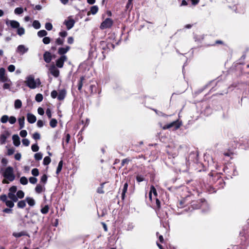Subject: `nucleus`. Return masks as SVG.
Masks as SVG:
<instances>
[{
  "mask_svg": "<svg viewBox=\"0 0 249 249\" xmlns=\"http://www.w3.org/2000/svg\"><path fill=\"white\" fill-rule=\"evenodd\" d=\"M207 178L209 179L208 183L213 184L216 189L223 188L225 185V182L220 173L213 174L212 172H210L208 174Z\"/></svg>",
  "mask_w": 249,
  "mask_h": 249,
  "instance_id": "obj_1",
  "label": "nucleus"
},
{
  "mask_svg": "<svg viewBox=\"0 0 249 249\" xmlns=\"http://www.w3.org/2000/svg\"><path fill=\"white\" fill-rule=\"evenodd\" d=\"M3 176L10 181H13L15 178V176L14 174L13 167L11 166L7 167L3 173Z\"/></svg>",
  "mask_w": 249,
  "mask_h": 249,
  "instance_id": "obj_2",
  "label": "nucleus"
},
{
  "mask_svg": "<svg viewBox=\"0 0 249 249\" xmlns=\"http://www.w3.org/2000/svg\"><path fill=\"white\" fill-rule=\"evenodd\" d=\"M24 83L30 89H34L36 88V82L32 75L27 76Z\"/></svg>",
  "mask_w": 249,
  "mask_h": 249,
  "instance_id": "obj_3",
  "label": "nucleus"
},
{
  "mask_svg": "<svg viewBox=\"0 0 249 249\" xmlns=\"http://www.w3.org/2000/svg\"><path fill=\"white\" fill-rule=\"evenodd\" d=\"M205 203H206V199L204 198H202L196 200L192 201L191 203V206L194 209H198Z\"/></svg>",
  "mask_w": 249,
  "mask_h": 249,
  "instance_id": "obj_4",
  "label": "nucleus"
},
{
  "mask_svg": "<svg viewBox=\"0 0 249 249\" xmlns=\"http://www.w3.org/2000/svg\"><path fill=\"white\" fill-rule=\"evenodd\" d=\"M181 123L178 120L173 121L172 123L165 124L163 127V129H167L173 128L174 130H177L180 127Z\"/></svg>",
  "mask_w": 249,
  "mask_h": 249,
  "instance_id": "obj_5",
  "label": "nucleus"
},
{
  "mask_svg": "<svg viewBox=\"0 0 249 249\" xmlns=\"http://www.w3.org/2000/svg\"><path fill=\"white\" fill-rule=\"evenodd\" d=\"M113 21L111 18H107L101 24L100 28L101 29L110 28L113 25Z\"/></svg>",
  "mask_w": 249,
  "mask_h": 249,
  "instance_id": "obj_6",
  "label": "nucleus"
},
{
  "mask_svg": "<svg viewBox=\"0 0 249 249\" xmlns=\"http://www.w3.org/2000/svg\"><path fill=\"white\" fill-rule=\"evenodd\" d=\"M67 60V56H60V57L56 60V66L59 68H62L64 66V62L66 61Z\"/></svg>",
  "mask_w": 249,
  "mask_h": 249,
  "instance_id": "obj_7",
  "label": "nucleus"
},
{
  "mask_svg": "<svg viewBox=\"0 0 249 249\" xmlns=\"http://www.w3.org/2000/svg\"><path fill=\"white\" fill-rule=\"evenodd\" d=\"M10 133L8 131H5L3 134H2L0 136V143L1 144H5L6 141V139L10 136Z\"/></svg>",
  "mask_w": 249,
  "mask_h": 249,
  "instance_id": "obj_8",
  "label": "nucleus"
},
{
  "mask_svg": "<svg viewBox=\"0 0 249 249\" xmlns=\"http://www.w3.org/2000/svg\"><path fill=\"white\" fill-rule=\"evenodd\" d=\"M71 49L69 46H66L65 47H60L58 49L57 53L60 56H65L66 54Z\"/></svg>",
  "mask_w": 249,
  "mask_h": 249,
  "instance_id": "obj_9",
  "label": "nucleus"
},
{
  "mask_svg": "<svg viewBox=\"0 0 249 249\" xmlns=\"http://www.w3.org/2000/svg\"><path fill=\"white\" fill-rule=\"evenodd\" d=\"M50 73L55 77H57L59 75V71L56 68L54 65L51 66L49 69Z\"/></svg>",
  "mask_w": 249,
  "mask_h": 249,
  "instance_id": "obj_10",
  "label": "nucleus"
},
{
  "mask_svg": "<svg viewBox=\"0 0 249 249\" xmlns=\"http://www.w3.org/2000/svg\"><path fill=\"white\" fill-rule=\"evenodd\" d=\"M43 59L45 62L49 63L52 59V55L51 53L48 51H46L43 54Z\"/></svg>",
  "mask_w": 249,
  "mask_h": 249,
  "instance_id": "obj_11",
  "label": "nucleus"
},
{
  "mask_svg": "<svg viewBox=\"0 0 249 249\" xmlns=\"http://www.w3.org/2000/svg\"><path fill=\"white\" fill-rule=\"evenodd\" d=\"M75 23V21L73 19H70L68 20H65L64 24L67 27L68 30L71 29Z\"/></svg>",
  "mask_w": 249,
  "mask_h": 249,
  "instance_id": "obj_12",
  "label": "nucleus"
},
{
  "mask_svg": "<svg viewBox=\"0 0 249 249\" xmlns=\"http://www.w3.org/2000/svg\"><path fill=\"white\" fill-rule=\"evenodd\" d=\"M12 235L16 238H19L22 236H26L30 237V235L27 233V232L26 231H21L19 232H14L12 233Z\"/></svg>",
  "mask_w": 249,
  "mask_h": 249,
  "instance_id": "obj_13",
  "label": "nucleus"
},
{
  "mask_svg": "<svg viewBox=\"0 0 249 249\" xmlns=\"http://www.w3.org/2000/svg\"><path fill=\"white\" fill-rule=\"evenodd\" d=\"M28 51V49L26 48L23 45H19L17 49V52L20 54H23Z\"/></svg>",
  "mask_w": 249,
  "mask_h": 249,
  "instance_id": "obj_14",
  "label": "nucleus"
},
{
  "mask_svg": "<svg viewBox=\"0 0 249 249\" xmlns=\"http://www.w3.org/2000/svg\"><path fill=\"white\" fill-rule=\"evenodd\" d=\"M66 90L65 89L60 90L58 93L57 99L59 101L63 100L66 96Z\"/></svg>",
  "mask_w": 249,
  "mask_h": 249,
  "instance_id": "obj_15",
  "label": "nucleus"
},
{
  "mask_svg": "<svg viewBox=\"0 0 249 249\" xmlns=\"http://www.w3.org/2000/svg\"><path fill=\"white\" fill-rule=\"evenodd\" d=\"M27 119L28 122L30 124H33L36 120V117L33 114L28 113L27 114Z\"/></svg>",
  "mask_w": 249,
  "mask_h": 249,
  "instance_id": "obj_16",
  "label": "nucleus"
},
{
  "mask_svg": "<svg viewBox=\"0 0 249 249\" xmlns=\"http://www.w3.org/2000/svg\"><path fill=\"white\" fill-rule=\"evenodd\" d=\"M13 143L15 146H18L20 144V138L18 135L14 134L12 136Z\"/></svg>",
  "mask_w": 249,
  "mask_h": 249,
  "instance_id": "obj_17",
  "label": "nucleus"
},
{
  "mask_svg": "<svg viewBox=\"0 0 249 249\" xmlns=\"http://www.w3.org/2000/svg\"><path fill=\"white\" fill-rule=\"evenodd\" d=\"M99 86L97 84L91 85L89 86V91L90 94L96 93L98 89Z\"/></svg>",
  "mask_w": 249,
  "mask_h": 249,
  "instance_id": "obj_18",
  "label": "nucleus"
},
{
  "mask_svg": "<svg viewBox=\"0 0 249 249\" xmlns=\"http://www.w3.org/2000/svg\"><path fill=\"white\" fill-rule=\"evenodd\" d=\"M98 11V7L96 5L92 6L90 7V11H89L87 15L89 16L91 14L92 15L96 14Z\"/></svg>",
  "mask_w": 249,
  "mask_h": 249,
  "instance_id": "obj_19",
  "label": "nucleus"
},
{
  "mask_svg": "<svg viewBox=\"0 0 249 249\" xmlns=\"http://www.w3.org/2000/svg\"><path fill=\"white\" fill-rule=\"evenodd\" d=\"M45 190V188L44 186H42L41 184H38L36 185L35 188V191L36 193L40 194L43 191H44Z\"/></svg>",
  "mask_w": 249,
  "mask_h": 249,
  "instance_id": "obj_20",
  "label": "nucleus"
},
{
  "mask_svg": "<svg viewBox=\"0 0 249 249\" xmlns=\"http://www.w3.org/2000/svg\"><path fill=\"white\" fill-rule=\"evenodd\" d=\"M128 186V183L127 182H125L124 185L122 193V196H121L122 200L124 199V198L125 196V193H126V192L127 191Z\"/></svg>",
  "mask_w": 249,
  "mask_h": 249,
  "instance_id": "obj_21",
  "label": "nucleus"
},
{
  "mask_svg": "<svg viewBox=\"0 0 249 249\" xmlns=\"http://www.w3.org/2000/svg\"><path fill=\"white\" fill-rule=\"evenodd\" d=\"M24 120L25 118L24 116H22L18 119L19 129H21L24 127Z\"/></svg>",
  "mask_w": 249,
  "mask_h": 249,
  "instance_id": "obj_22",
  "label": "nucleus"
},
{
  "mask_svg": "<svg viewBox=\"0 0 249 249\" xmlns=\"http://www.w3.org/2000/svg\"><path fill=\"white\" fill-rule=\"evenodd\" d=\"M25 200L28 205L30 206H33L36 204L35 200L32 197H27L25 199Z\"/></svg>",
  "mask_w": 249,
  "mask_h": 249,
  "instance_id": "obj_23",
  "label": "nucleus"
},
{
  "mask_svg": "<svg viewBox=\"0 0 249 249\" xmlns=\"http://www.w3.org/2000/svg\"><path fill=\"white\" fill-rule=\"evenodd\" d=\"M8 196L9 198L11 199V201H12L14 202H16L18 200V198L17 196V195L16 196L14 194L9 193L8 194Z\"/></svg>",
  "mask_w": 249,
  "mask_h": 249,
  "instance_id": "obj_24",
  "label": "nucleus"
},
{
  "mask_svg": "<svg viewBox=\"0 0 249 249\" xmlns=\"http://www.w3.org/2000/svg\"><path fill=\"white\" fill-rule=\"evenodd\" d=\"M85 77L82 76L80 77V80L78 83V89L80 91H81L83 85V81L85 80Z\"/></svg>",
  "mask_w": 249,
  "mask_h": 249,
  "instance_id": "obj_25",
  "label": "nucleus"
},
{
  "mask_svg": "<svg viewBox=\"0 0 249 249\" xmlns=\"http://www.w3.org/2000/svg\"><path fill=\"white\" fill-rule=\"evenodd\" d=\"M25 201L24 200L19 201L17 203L18 208L19 209L24 208L26 205Z\"/></svg>",
  "mask_w": 249,
  "mask_h": 249,
  "instance_id": "obj_26",
  "label": "nucleus"
},
{
  "mask_svg": "<svg viewBox=\"0 0 249 249\" xmlns=\"http://www.w3.org/2000/svg\"><path fill=\"white\" fill-rule=\"evenodd\" d=\"M10 24L11 27L13 28H18L20 26L19 22L16 20H11Z\"/></svg>",
  "mask_w": 249,
  "mask_h": 249,
  "instance_id": "obj_27",
  "label": "nucleus"
},
{
  "mask_svg": "<svg viewBox=\"0 0 249 249\" xmlns=\"http://www.w3.org/2000/svg\"><path fill=\"white\" fill-rule=\"evenodd\" d=\"M14 107L16 109H19L22 107V102L20 100L17 99L15 101Z\"/></svg>",
  "mask_w": 249,
  "mask_h": 249,
  "instance_id": "obj_28",
  "label": "nucleus"
},
{
  "mask_svg": "<svg viewBox=\"0 0 249 249\" xmlns=\"http://www.w3.org/2000/svg\"><path fill=\"white\" fill-rule=\"evenodd\" d=\"M191 195L195 196H199L202 194V192L199 191L198 189H196V190H193L192 192H191Z\"/></svg>",
  "mask_w": 249,
  "mask_h": 249,
  "instance_id": "obj_29",
  "label": "nucleus"
},
{
  "mask_svg": "<svg viewBox=\"0 0 249 249\" xmlns=\"http://www.w3.org/2000/svg\"><path fill=\"white\" fill-rule=\"evenodd\" d=\"M63 161L62 160H61L59 162L58 165V166L57 167L56 171V174L57 175L59 174V173L61 171L62 167H63Z\"/></svg>",
  "mask_w": 249,
  "mask_h": 249,
  "instance_id": "obj_30",
  "label": "nucleus"
},
{
  "mask_svg": "<svg viewBox=\"0 0 249 249\" xmlns=\"http://www.w3.org/2000/svg\"><path fill=\"white\" fill-rule=\"evenodd\" d=\"M134 0H128V1L125 6V8L126 10H131L133 8V3L132 2Z\"/></svg>",
  "mask_w": 249,
  "mask_h": 249,
  "instance_id": "obj_31",
  "label": "nucleus"
},
{
  "mask_svg": "<svg viewBox=\"0 0 249 249\" xmlns=\"http://www.w3.org/2000/svg\"><path fill=\"white\" fill-rule=\"evenodd\" d=\"M107 41H101L100 42V48L103 50H107Z\"/></svg>",
  "mask_w": 249,
  "mask_h": 249,
  "instance_id": "obj_32",
  "label": "nucleus"
},
{
  "mask_svg": "<svg viewBox=\"0 0 249 249\" xmlns=\"http://www.w3.org/2000/svg\"><path fill=\"white\" fill-rule=\"evenodd\" d=\"M47 32L44 30H40L37 32V36L40 37H42L47 35Z\"/></svg>",
  "mask_w": 249,
  "mask_h": 249,
  "instance_id": "obj_33",
  "label": "nucleus"
},
{
  "mask_svg": "<svg viewBox=\"0 0 249 249\" xmlns=\"http://www.w3.org/2000/svg\"><path fill=\"white\" fill-rule=\"evenodd\" d=\"M57 121L55 119H52L50 122V125L51 127L54 128L57 126Z\"/></svg>",
  "mask_w": 249,
  "mask_h": 249,
  "instance_id": "obj_34",
  "label": "nucleus"
},
{
  "mask_svg": "<svg viewBox=\"0 0 249 249\" xmlns=\"http://www.w3.org/2000/svg\"><path fill=\"white\" fill-rule=\"evenodd\" d=\"M149 193H151V194H153L154 196L156 197V198L158 196V193L156 189L153 185L151 186Z\"/></svg>",
  "mask_w": 249,
  "mask_h": 249,
  "instance_id": "obj_35",
  "label": "nucleus"
},
{
  "mask_svg": "<svg viewBox=\"0 0 249 249\" xmlns=\"http://www.w3.org/2000/svg\"><path fill=\"white\" fill-rule=\"evenodd\" d=\"M106 182H104L101 184L100 186L97 189V192L99 194H104L105 192L103 190L104 185Z\"/></svg>",
  "mask_w": 249,
  "mask_h": 249,
  "instance_id": "obj_36",
  "label": "nucleus"
},
{
  "mask_svg": "<svg viewBox=\"0 0 249 249\" xmlns=\"http://www.w3.org/2000/svg\"><path fill=\"white\" fill-rule=\"evenodd\" d=\"M64 38L58 37L55 40V44L57 45H63L64 42Z\"/></svg>",
  "mask_w": 249,
  "mask_h": 249,
  "instance_id": "obj_37",
  "label": "nucleus"
},
{
  "mask_svg": "<svg viewBox=\"0 0 249 249\" xmlns=\"http://www.w3.org/2000/svg\"><path fill=\"white\" fill-rule=\"evenodd\" d=\"M33 26L36 29H38L40 28V23L38 20H34L33 22Z\"/></svg>",
  "mask_w": 249,
  "mask_h": 249,
  "instance_id": "obj_38",
  "label": "nucleus"
},
{
  "mask_svg": "<svg viewBox=\"0 0 249 249\" xmlns=\"http://www.w3.org/2000/svg\"><path fill=\"white\" fill-rule=\"evenodd\" d=\"M51 161V159L49 156H46L44 158L43 164L45 165H48L50 164Z\"/></svg>",
  "mask_w": 249,
  "mask_h": 249,
  "instance_id": "obj_39",
  "label": "nucleus"
},
{
  "mask_svg": "<svg viewBox=\"0 0 249 249\" xmlns=\"http://www.w3.org/2000/svg\"><path fill=\"white\" fill-rule=\"evenodd\" d=\"M43 95L40 93H38L36 95L35 99L37 102H40L43 100Z\"/></svg>",
  "mask_w": 249,
  "mask_h": 249,
  "instance_id": "obj_40",
  "label": "nucleus"
},
{
  "mask_svg": "<svg viewBox=\"0 0 249 249\" xmlns=\"http://www.w3.org/2000/svg\"><path fill=\"white\" fill-rule=\"evenodd\" d=\"M17 196L18 198L22 199L24 196V193L22 190H18L17 193Z\"/></svg>",
  "mask_w": 249,
  "mask_h": 249,
  "instance_id": "obj_41",
  "label": "nucleus"
},
{
  "mask_svg": "<svg viewBox=\"0 0 249 249\" xmlns=\"http://www.w3.org/2000/svg\"><path fill=\"white\" fill-rule=\"evenodd\" d=\"M49 207L48 205H45L43 208H42L41 209L40 211H41V212L42 213L47 214L49 212Z\"/></svg>",
  "mask_w": 249,
  "mask_h": 249,
  "instance_id": "obj_42",
  "label": "nucleus"
},
{
  "mask_svg": "<svg viewBox=\"0 0 249 249\" xmlns=\"http://www.w3.org/2000/svg\"><path fill=\"white\" fill-rule=\"evenodd\" d=\"M17 34L19 36H22L25 33V30L23 27H18L17 28Z\"/></svg>",
  "mask_w": 249,
  "mask_h": 249,
  "instance_id": "obj_43",
  "label": "nucleus"
},
{
  "mask_svg": "<svg viewBox=\"0 0 249 249\" xmlns=\"http://www.w3.org/2000/svg\"><path fill=\"white\" fill-rule=\"evenodd\" d=\"M5 203L6 205L10 208H12L14 206V202L12 201L7 200Z\"/></svg>",
  "mask_w": 249,
  "mask_h": 249,
  "instance_id": "obj_44",
  "label": "nucleus"
},
{
  "mask_svg": "<svg viewBox=\"0 0 249 249\" xmlns=\"http://www.w3.org/2000/svg\"><path fill=\"white\" fill-rule=\"evenodd\" d=\"M14 12L16 14L20 15L23 12V10L22 7H17L15 9Z\"/></svg>",
  "mask_w": 249,
  "mask_h": 249,
  "instance_id": "obj_45",
  "label": "nucleus"
},
{
  "mask_svg": "<svg viewBox=\"0 0 249 249\" xmlns=\"http://www.w3.org/2000/svg\"><path fill=\"white\" fill-rule=\"evenodd\" d=\"M20 182L22 185H26L28 183V179L25 177H22L20 178Z\"/></svg>",
  "mask_w": 249,
  "mask_h": 249,
  "instance_id": "obj_46",
  "label": "nucleus"
},
{
  "mask_svg": "<svg viewBox=\"0 0 249 249\" xmlns=\"http://www.w3.org/2000/svg\"><path fill=\"white\" fill-rule=\"evenodd\" d=\"M47 176L46 174H44L41 178L40 182L45 184L47 183Z\"/></svg>",
  "mask_w": 249,
  "mask_h": 249,
  "instance_id": "obj_47",
  "label": "nucleus"
},
{
  "mask_svg": "<svg viewBox=\"0 0 249 249\" xmlns=\"http://www.w3.org/2000/svg\"><path fill=\"white\" fill-rule=\"evenodd\" d=\"M31 173H32V174L35 177L38 176L39 174V170L37 168L33 169L31 171Z\"/></svg>",
  "mask_w": 249,
  "mask_h": 249,
  "instance_id": "obj_48",
  "label": "nucleus"
},
{
  "mask_svg": "<svg viewBox=\"0 0 249 249\" xmlns=\"http://www.w3.org/2000/svg\"><path fill=\"white\" fill-rule=\"evenodd\" d=\"M34 157L36 160H39L42 158V154L41 153H37L35 154Z\"/></svg>",
  "mask_w": 249,
  "mask_h": 249,
  "instance_id": "obj_49",
  "label": "nucleus"
},
{
  "mask_svg": "<svg viewBox=\"0 0 249 249\" xmlns=\"http://www.w3.org/2000/svg\"><path fill=\"white\" fill-rule=\"evenodd\" d=\"M8 116L6 115H4L1 117L0 119V121L2 123H6L8 121Z\"/></svg>",
  "mask_w": 249,
  "mask_h": 249,
  "instance_id": "obj_50",
  "label": "nucleus"
},
{
  "mask_svg": "<svg viewBox=\"0 0 249 249\" xmlns=\"http://www.w3.org/2000/svg\"><path fill=\"white\" fill-rule=\"evenodd\" d=\"M130 161H131V160L129 158H126V159H123L122 160L121 167L124 166L125 165V164H128L129 163V162H130Z\"/></svg>",
  "mask_w": 249,
  "mask_h": 249,
  "instance_id": "obj_51",
  "label": "nucleus"
},
{
  "mask_svg": "<svg viewBox=\"0 0 249 249\" xmlns=\"http://www.w3.org/2000/svg\"><path fill=\"white\" fill-rule=\"evenodd\" d=\"M42 41L44 44H48L51 42V38L49 37L45 36L43 38Z\"/></svg>",
  "mask_w": 249,
  "mask_h": 249,
  "instance_id": "obj_52",
  "label": "nucleus"
},
{
  "mask_svg": "<svg viewBox=\"0 0 249 249\" xmlns=\"http://www.w3.org/2000/svg\"><path fill=\"white\" fill-rule=\"evenodd\" d=\"M31 148L33 152H37L39 150V146L36 143L32 145Z\"/></svg>",
  "mask_w": 249,
  "mask_h": 249,
  "instance_id": "obj_53",
  "label": "nucleus"
},
{
  "mask_svg": "<svg viewBox=\"0 0 249 249\" xmlns=\"http://www.w3.org/2000/svg\"><path fill=\"white\" fill-rule=\"evenodd\" d=\"M45 28L48 31H50L53 29V25H52V23H51L50 22H47L45 24Z\"/></svg>",
  "mask_w": 249,
  "mask_h": 249,
  "instance_id": "obj_54",
  "label": "nucleus"
},
{
  "mask_svg": "<svg viewBox=\"0 0 249 249\" xmlns=\"http://www.w3.org/2000/svg\"><path fill=\"white\" fill-rule=\"evenodd\" d=\"M107 50L114 49L115 45L113 43L107 42Z\"/></svg>",
  "mask_w": 249,
  "mask_h": 249,
  "instance_id": "obj_55",
  "label": "nucleus"
},
{
  "mask_svg": "<svg viewBox=\"0 0 249 249\" xmlns=\"http://www.w3.org/2000/svg\"><path fill=\"white\" fill-rule=\"evenodd\" d=\"M15 151V149L14 147L9 148L7 150V155L8 156L12 155L14 153Z\"/></svg>",
  "mask_w": 249,
  "mask_h": 249,
  "instance_id": "obj_56",
  "label": "nucleus"
},
{
  "mask_svg": "<svg viewBox=\"0 0 249 249\" xmlns=\"http://www.w3.org/2000/svg\"><path fill=\"white\" fill-rule=\"evenodd\" d=\"M51 97H52L54 99V98H55L57 97V96H58V92H57V91H56V90H53V91L51 92Z\"/></svg>",
  "mask_w": 249,
  "mask_h": 249,
  "instance_id": "obj_57",
  "label": "nucleus"
},
{
  "mask_svg": "<svg viewBox=\"0 0 249 249\" xmlns=\"http://www.w3.org/2000/svg\"><path fill=\"white\" fill-rule=\"evenodd\" d=\"M59 35L62 37V38H64L68 35V33L65 31H62L59 33Z\"/></svg>",
  "mask_w": 249,
  "mask_h": 249,
  "instance_id": "obj_58",
  "label": "nucleus"
},
{
  "mask_svg": "<svg viewBox=\"0 0 249 249\" xmlns=\"http://www.w3.org/2000/svg\"><path fill=\"white\" fill-rule=\"evenodd\" d=\"M29 180L30 182L32 184H35L37 182V179L36 178L33 177L29 178Z\"/></svg>",
  "mask_w": 249,
  "mask_h": 249,
  "instance_id": "obj_59",
  "label": "nucleus"
},
{
  "mask_svg": "<svg viewBox=\"0 0 249 249\" xmlns=\"http://www.w3.org/2000/svg\"><path fill=\"white\" fill-rule=\"evenodd\" d=\"M144 178L142 175H137L136 177V180L138 182H140L143 181Z\"/></svg>",
  "mask_w": 249,
  "mask_h": 249,
  "instance_id": "obj_60",
  "label": "nucleus"
},
{
  "mask_svg": "<svg viewBox=\"0 0 249 249\" xmlns=\"http://www.w3.org/2000/svg\"><path fill=\"white\" fill-rule=\"evenodd\" d=\"M9 122L11 124H14L16 122V118L14 116H11L9 119Z\"/></svg>",
  "mask_w": 249,
  "mask_h": 249,
  "instance_id": "obj_61",
  "label": "nucleus"
},
{
  "mask_svg": "<svg viewBox=\"0 0 249 249\" xmlns=\"http://www.w3.org/2000/svg\"><path fill=\"white\" fill-rule=\"evenodd\" d=\"M17 190V186H11L9 189L10 193H11L12 194H14L16 192Z\"/></svg>",
  "mask_w": 249,
  "mask_h": 249,
  "instance_id": "obj_62",
  "label": "nucleus"
},
{
  "mask_svg": "<svg viewBox=\"0 0 249 249\" xmlns=\"http://www.w3.org/2000/svg\"><path fill=\"white\" fill-rule=\"evenodd\" d=\"M33 138L36 140H39L40 139V135L38 132H35L33 135Z\"/></svg>",
  "mask_w": 249,
  "mask_h": 249,
  "instance_id": "obj_63",
  "label": "nucleus"
},
{
  "mask_svg": "<svg viewBox=\"0 0 249 249\" xmlns=\"http://www.w3.org/2000/svg\"><path fill=\"white\" fill-rule=\"evenodd\" d=\"M19 134L21 137L24 138L27 136V132L25 130H22L20 131Z\"/></svg>",
  "mask_w": 249,
  "mask_h": 249,
  "instance_id": "obj_64",
  "label": "nucleus"
}]
</instances>
